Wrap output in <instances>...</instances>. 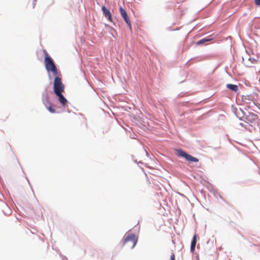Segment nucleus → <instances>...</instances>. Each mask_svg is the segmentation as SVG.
Wrapping results in <instances>:
<instances>
[{
	"label": "nucleus",
	"instance_id": "1",
	"mask_svg": "<svg viewBox=\"0 0 260 260\" xmlns=\"http://www.w3.org/2000/svg\"><path fill=\"white\" fill-rule=\"evenodd\" d=\"M138 241V237L133 233H127L123 239V246L129 249L133 248Z\"/></svg>",
	"mask_w": 260,
	"mask_h": 260
},
{
	"label": "nucleus",
	"instance_id": "2",
	"mask_svg": "<svg viewBox=\"0 0 260 260\" xmlns=\"http://www.w3.org/2000/svg\"><path fill=\"white\" fill-rule=\"evenodd\" d=\"M45 53L44 62L45 68L47 72H51L54 76H57L58 74V70L53 62L51 57L48 55L46 50H44Z\"/></svg>",
	"mask_w": 260,
	"mask_h": 260
},
{
	"label": "nucleus",
	"instance_id": "3",
	"mask_svg": "<svg viewBox=\"0 0 260 260\" xmlns=\"http://www.w3.org/2000/svg\"><path fill=\"white\" fill-rule=\"evenodd\" d=\"M53 82V89L55 94L63 92L64 86L61 82V79L58 75L55 76Z\"/></svg>",
	"mask_w": 260,
	"mask_h": 260
},
{
	"label": "nucleus",
	"instance_id": "4",
	"mask_svg": "<svg viewBox=\"0 0 260 260\" xmlns=\"http://www.w3.org/2000/svg\"><path fill=\"white\" fill-rule=\"evenodd\" d=\"M176 152L178 156L184 157L187 161L193 162H198L199 161L197 158L193 157L181 149L176 150Z\"/></svg>",
	"mask_w": 260,
	"mask_h": 260
},
{
	"label": "nucleus",
	"instance_id": "5",
	"mask_svg": "<svg viewBox=\"0 0 260 260\" xmlns=\"http://www.w3.org/2000/svg\"><path fill=\"white\" fill-rule=\"evenodd\" d=\"M43 103L50 112L52 113H55V109L53 108L54 106L50 102L48 95H46L45 98L43 100Z\"/></svg>",
	"mask_w": 260,
	"mask_h": 260
},
{
	"label": "nucleus",
	"instance_id": "6",
	"mask_svg": "<svg viewBox=\"0 0 260 260\" xmlns=\"http://www.w3.org/2000/svg\"><path fill=\"white\" fill-rule=\"evenodd\" d=\"M119 12L120 13L121 16L124 20L126 23L129 26V28L131 29H132V26L131 23V20L127 14L125 10L122 7H120L119 8Z\"/></svg>",
	"mask_w": 260,
	"mask_h": 260
},
{
	"label": "nucleus",
	"instance_id": "7",
	"mask_svg": "<svg viewBox=\"0 0 260 260\" xmlns=\"http://www.w3.org/2000/svg\"><path fill=\"white\" fill-rule=\"evenodd\" d=\"M102 11L105 17H106L109 21L112 22L113 18L110 11L105 6L102 7Z\"/></svg>",
	"mask_w": 260,
	"mask_h": 260
},
{
	"label": "nucleus",
	"instance_id": "8",
	"mask_svg": "<svg viewBox=\"0 0 260 260\" xmlns=\"http://www.w3.org/2000/svg\"><path fill=\"white\" fill-rule=\"evenodd\" d=\"M62 92L55 94L56 96L58 97V101L60 104L63 106L65 107L68 103L66 99L63 96L62 94Z\"/></svg>",
	"mask_w": 260,
	"mask_h": 260
},
{
	"label": "nucleus",
	"instance_id": "9",
	"mask_svg": "<svg viewBox=\"0 0 260 260\" xmlns=\"http://www.w3.org/2000/svg\"><path fill=\"white\" fill-rule=\"evenodd\" d=\"M196 243H197V234H195L193 236V239L192 240L191 244V246H190L191 251H192V252L194 251V250L195 249V247L196 245Z\"/></svg>",
	"mask_w": 260,
	"mask_h": 260
},
{
	"label": "nucleus",
	"instance_id": "10",
	"mask_svg": "<svg viewBox=\"0 0 260 260\" xmlns=\"http://www.w3.org/2000/svg\"><path fill=\"white\" fill-rule=\"evenodd\" d=\"M226 87L234 91H237L238 89V87L236 85L229 84H227Z\"/></svg>",
	"mask_w": 260,
	"mask_h": 260
},
{
	"label": "nucleus",
	"instance_id": "11",
	"mask_svg": "<svg viewBox=\"0 0 260 260\" xmlns=\"http://www.w3.org/2000/svg\"><path fill=\"white\" fill-rule=\"evenodd\" d=\"M212 40V39H203L200 41H199L198 42H197V45H201V44H202L205 42H208V41H210Z\"/></svg>",
	"mask_w": 260,
	"mask_h": 260
},
{
	"label": "nucleus",
	"instance_id": "12",
	"mask_svg": "<svg viewBox=\"0 0 260 260\" xmlns=\"http://www.w3.org/2000/svg\"><path fill=\"white\" fill-rule=\"evenodd\" d=\"M170 260H175V255L174 253H172L171 255Z\"/></svg>",
	"mask_w": 260,
	"mask_h": 260
},
{
	"label": "nucleus",
	"instance_id": "13",
	"mask_svg": "<svg viewBox=\"0 0 260 260\" xmlns=\"http://www.w3.org/2000/svg\"><path fill=\"white\" fill-rule=\"evenodd\" d=\"M254 2L256 6H260V0H254Z\"/></svg>",
	"mask_w": 260,
	"mask_h": 260
}]
</instances>
